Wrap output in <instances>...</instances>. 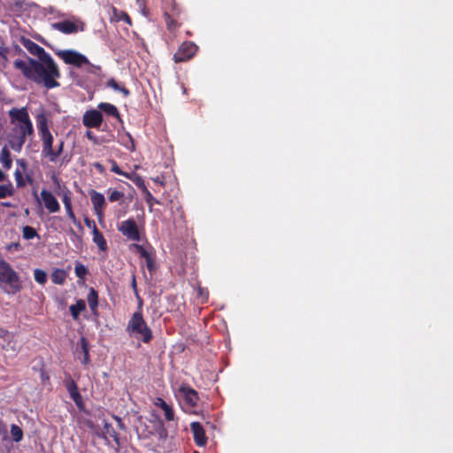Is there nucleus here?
Listing matches in <instances>:
<instances>
[{"instance_id":"f257e3e1","label":"nucleus","mask_w":453,"mask_h":453,"mask_svg":"<svg viewBox=\"0 0 453 453\" xmlns=\"http://www.w3.org/2000/svg\"><path fill=\"white\" fill-rule=\"evenodd\" d=\"M26 46L31 54L38 57V60L29 58L24 60L16 59L13 62L14 66L20 70L26 78L42 83L47 88L58 87L57 79L60 73L52 58L42 47L32 42Z\"/></svg>"},{"instance_id":"f03ea898","label":"nucleus","mask_w":453,"mask_h":453,"mask_svg":"<svg viewBox=\"0 0 453 453\" xmlns=\"http://www.w3.org/2000/svg\"><path fill=\"white\" fill-rule=\"evenodd\" d=\"M12 128L7 135L10 147L19 152L26 142L27 136L33 134V124L25 108L12 109L9 112Z\"/></svg>"},{"instance_id":"7ed1b4c3","label":"nucleus","mask_w":453,"mask_h":453,"mask_svg":"<svg viewBox=\"0 0 453 453\" xmlns=\"http://www.w3.org/2000/svg\"><path fill=\"white\" fill-rule=\"evenodd\" d=\"M37 128L42 141V155L50 162H56L62 154L64 141L58 139L54 144V136L48 125L47 116L42 112L36 117Z\"/></svg>"},{"instance_id":"20e7f679","label":"nucleus","mask_w":453,"mask_h":453,"mask_svg":"<svg viewBox=\"0 0 453 453\" xmlns=\"http://www.w3.org/2000/svg\"><path fill=\"white\" fill-rule=\"evenodd\" d=\"M0 283L8 294L17 293L22 287L19 276L4 260H0Z\"/></svg>"},{"instance_id":"39448f33","label":"nucleus","mask_w":453,"mask_h":453,"mask_svg":"<svg viewBox=\"0 0 453 453\" xmlns=\"http://www.w3.org/2000/svg\"><path fill=\"white\" fill-rule=\"evenodd\" d=\"M130 335L148 342L151 339V331L148 327L141 312H134L130 319L127 327Z\"/></svg>"},{"instance_id":"423d86ee","label":"nucleus","mask_w":453,"mask_h":453,"mask_svg":"<svg viewBox=\"0 0 453 453\" xmlns=\"http://www.w3.org/2000/svg\"><path fill=\"white\" fill-rule=\"evenodd\" d=\"M89 197L95 214L96 215L99 222H102L104 219V210L107 204L106 199L103 194L96 190L89 191Z\"/></svg>"},{"instance_id":"0eeeda50","label":"nucleus","mask_w":453,"mask_h":453,"mask_svg":"<svg viewBox=\"0 0 453 453\" xmlns=\"http://www.w3.org/2000/svg\"><path fill=\"white\" fill-rule=\"evenodd\" d=\"M58 56L66 64L73 65L75 66H81L85 64H89L88 59L82 54L75 50H63L58 52Z\"/></svg>"},{"instance_id":"6e6552de","label":"nucleus","mask_w":453,"mask_h":453,"mask_svg":"<svg viewBox=\"0 0 453 453\" xmlns=\"http://www.w3.org/2000/svg\"><path fill=\"white\" fill-rule=\"evenodd\" d=\"M118 229L122 233L123 235L132 241H139L140 234L136 223L134 219H127L122 221Z\"/></svg>"},{"instance_id":"1a4fd4ad","label":"nucleus","mask_w":453,"mask_h":453,"mask_svg":"<svg viewBox=\"0 0 453 453\" xmlns=\"http://www.w3.org/2000/svg\"><path fill=\"white\" fill-rule=\"evenodd\" d=\"M52 27L65 34H72L83 30V24L80 21L64 20L52 24Z\"/></svg>"},{"instance_id":"9d476101","label":"nucleus","mask_w":453,"mask_h":453,"mask_svg":"<svg viewBox=\"0 0 453 453\" xmlns=\"http://www.w3.org/2000/svg\"><path fill=\"white\" fill-rule=\"evenodd\" d=\"M196 51V45L192 42H184L174 54L176 62H182L191 58Z\"/></svg>"},{"instance_id":"9b49d317","label":"nucleus","mask_w":453,"mask_h":453,"mask_svg":"<svg viewBox=\"0 0 453 453\" xmlns=\"http://www.w3.org/2000/svg\"><path fill=\"white\" fill-rule=\"evenodd\" d=\"M103 121V116L97 110L87 111L82 119L84 126L87 127H99Z\"/></svg>"},{"instance_id":"f8f14e48","label":"nucleus","mask_w":453,"mask_h":453,"mask_svg":"<svg viewBox=\"0 0 453 453\" xmlns=\"http://www.w3.org/2000/svg\"><path fill=\"white\" fill-rule=\"evenodd\" d=\"M41 198L45 208L50 212H58L60 210L57 198L50 191L42 189L41 191Z\"/></svg>"},{"instance_id":"ddd939ff","label":"nucleus","mask_w":453,"mask_h":453,"mask_svg":"<svg viewBox=\"0 0 453 453\" xmlns=\"http://www.w3.org/2000/svg\"><path fill=\"white\" fill-rule=\"evenodd\" d=\"M17 169L15 170L14 176L16 184L18 187H24L27 184L28 177L26 173L27 172V164L23 159L17 160Z\"/></svg>"},{"instance_id":"4468645a","label":"nucleus","mask_w":453,"mask_h":453,"mask_svg":"<svg viewBox=\"0 0 453 453\" xmlns=\"http://www.w3.org/2000/svg\"><path fill=\"white\" fill-rule=\"evenodd\" d=\"M190 429L196 443L200 447L204 446L207 442V437L205 436L204 429L201 424L198 422H193L190 425Z\"/></svg>"},{"instance_id":"2eb2a0df","label":"nucleus","mask_w":453,"mask_h":453,"mask_svg":"<svg viewBox=\"0 0 453 453\" xmlns=\"http://www.w3.org/2000/svg\"><path fill=\"white\" fill-rule=\"evenodd\" d=\"M179 395L189 406H195L197 403L196 392L188 387L182 386L179 390Z\"/></svg>"},{"instance_id":"dca6fc26","label":"nucleus","mask_w":453,"mask_h":453,"mask_svg":"<svg viewBox=\"0 0 453 453\" xmlns=\"http://www.w3.org/2000/svg\"><path fill=\"white\" fill-rule=\"evenodd\" d=\"M62 201L64 203V205L66 210V213H67L68 217L70 218V219L73 222V224H79L74 216V213L73 211L72 200H71V196L68 192H64L62 194Z\"/></svg>"},{"instance_id":"f3484780","label":"nucleus","mask_w":453,"mask_h":453,"mask_svg":"<svg viewBox=\"0 0 453 453\" xmlns=\"http://www.w3.org/2000/svg\"><path fill=\"white\" fill-rule=\"evenodd\" d=\"M154 403L164 411L165 417L167 420L173 419V411L172 408L162 398H157Z\"/></svg>"},{"instance_id":"a211bd4d","label":"nucleus","mask_w":453,"mask_h":453,"mask_svg":"<svg viewBox=\"0 0 453 453\" xmlns=\"http://www.w3.org/2000/svg\"><path fill=\"white\" fill-rule=\"evenodd\" d=\"M93 242L100 250H104L106 249V242L102 234L96 228V225H93Z\"/></svg>"},{"instance_id":"6ab92c4d","label":"nucleus","mask_w":453,"mask_h":453,"mask_svg":"<svg viewBox=\"0 0 453 453\" xmlns=\"http://www.w3.org/2000/svg\"><path fill=\"white\" fill-rule=\"evenodd\" d=\"M0 162L5 169L12 167V160L11 158L10 151L7 147H4L0 152Z\"/></svg>"},{"instance_id":"aec40b11","label":"nucleus","mask_w":453,"mask_h":453,"mask_svg":"<svg viewBox=\"0 0 453 453\" xmlns=\"http://www.w3.org/2000/svg\"><path fill=\"white\" fill-rule=\"evenodd\" d=\"M98 109L103 111L107 115L119 118L118 110H117V108L113 104H108V103H101V104H98Z\"/></svg>"},{"instance_id":"412c9836","label":"nucleus","mask_w":453,"mask_h":453,"mask_svg":"<svg viewBox=\"0 0 453 453\" xmlns=\"http://www.w3.org/2000/svg\"><path fill=\"white\" fill-rule=\"evenodd\" d=\"M80 346H81V353L83 356L81 358V362L84 365H88L89 363L88 345V342L86 341V339L84 337H82L81 339Z\"/></svg>"},{"instance_id":"4be33fe9","label":"nucleus","mask_w":453,"mask_h":453,"mask_svg":"<svg viewBox=\"0 0 453 453\" xmlns=\"http://www.w3.org/2000/svg\"><path fill=\"white\" fill-rule=\"evenodd\" d=\"M102 434L104 438H107V436L113 438L116 443L119 444V437L116 431L107 422L104 424V431Z\"/></svg>"},{"instance_id":"5701e85b","label":"nucleus","mask_w":453,"mask_h":453,"mask_svg":"<svg viewBox=\"0 0 453 453\" xmlns=\"http://www.w3.org/2000/svg\"><path fill=\"white\" fill-rule=\"evenodd\" d=\"M86 307L85 302L82 300H79L75 304L70 307V311L74 319H77L81 311H82Z\"/></svg>"},{"instance_id":"b1692460","label":"nucleus","mask_w":453,"mask_h":453,"mask_svg":"<svg viewBox=\"0 0 453 453\" xmlns=\"http://www.w3.org/2000/svg\"><path fill=\"white\" fill-rule=\"evenodd\" d=\"M125 177H127V179H129L133 182H134L135 185H137L139 188H141L142 189L143 192L145 191V189H148L145 187L142 178L141 176L137 175L136 173H125Z\"/></svg>"},{"instance_id":"393cba45","label":"nucleus","mask_w":453,"mask_h":453,"mask_svg":"<svg viewBox=\"0 0 453 453\" xmlns=\"http://www.w3.org/2000/svg\"><path fill=\"white\" fill-rule=\"evenodd\" d=\"M65 278L66 273L64 270L57 269L51 274V280L55 284H63Z\"/></svg>"},{"instance_id":"a878e982","label":"nucleus","mask_w":453,"mask_h":453,"mask_svg":"<svg viewBox=\"0 0 453 453\" xmlns=\"http://www.w3.org/2000/svg\"><path fill=\"white\" fill-rule=\"evenodd\" d=\"M107 86L111 88L112 89L116 90V91H120L121 93H123L125 96H127L129 93H128V90L127 88H125L123 86H121L120 84H119L115 80L113 79H111L107 81Z\"/></svg>"},{"instance_id":"bb28decb","label":"nucleus","mask_w":453,"mask_h":453,"mask_svg":"<svg viewBox=\"0 0 453 453\" xmlns=\"http://www.w3.org/2000/svg\"><path fill=\"white\" fill-rule=\"evenodd\" d=\"M11 434L15 441H19L23 438V432L21 428L16 425H12L11 427Z\"/></svg>"},{"instance_id":"cd10ccee","label":"nucleus","mask_w":453,"mask_h":453,"mask_svg":"<svg viewBox=\"0 0 453 453\" xmlns=\"http://www.w3.org/2000/svg\"><path fill=\"white\" fill-rule=\"evenodd\" d=\"M13 187L12 184L0 185V198L10 196L13 194Z\"/></svg>"},{"instance_id":"c85d7f7f","label":"nucleus","mask_w":453,"mask_h":453,"mask_svg":"<svg viewBox=\"0 0 453 453\" xmlns=\"http://www.w3.org/2000/svg\"><path fill=\"white\" fill-rule=\"evenodd\" d=\"M35 280L40 284H44L47 280V273L40 269H35L34 272Z\"/></svg>"},{"instance_id":"c756f323","label":"nucleus","mask_w":453,"mask_h":453,"mask_svg":"<svg viewBox=\"0 0 453 453\" xmlns=\"http://www.w3.org/2000/svg\"><path fill=\"white\" fill-rule=\"evenodd\" d=\"M23 237L27 240H30L37 235L35 228L26 226L22 229Z\"/></svg>"},{"instance_id":"7c9ffc66","label":"nucleus","mask_w":453,"mask_h":453,"mask_svg":"<svg viewBox=\"0 0 453 453\" xmlns=\"http://www.w3.org/2000/svg\"><path fill=\"white\" fill-rule=\"evenodd\" d=\"M8 54L9 51L5 48L0 47V69H4L6 67L8 61Z\"/></svg>"},{"instance_id":"2f4dec72","label":"nucleus","mask_w":453,"mask_h":453,"mask_svg":"<svg viewBox=\"0 0 453 453\" xmlns=\"http://www.w3.org/2000/svg\"><path fill=\"white\" fill-rule=\"evenodd\" d=\"M69 393L73 401L79 405L81 402V395L73 383H72L69 387Z\"/></svg>"},{"instance_id":"473e14b6","label":"nucleus","mask_w":453,"mask_h":453,"mask_svg":"<svg viewBox=\"0 0 453 453\" xmlns=\"http://www.w3.org/2000/svg\"><path fill=\"white\" fill-rule=\"evenodd\" d=\"M108 194H109V200H110V202L119 201L121 198H123V196H124V194L122 192H119V191L115 190V189H109L108 190Z\"/></svg>"},{"instance_id":"72a5a7b5","label":"nucleus","mask_w":453,"mask_h":453,"mask_svg":"<svg viewBox=\"0 0 453 453\" xmlns=\"http://www.w3.org/2000/svg\"><path fill=\"white\" fill-rule=\"evenodd\" d=\"M143 193L145 201L148 203L150 210H152L153 204L158 203L157 200L151 195V193L148 189H145Z\"/></svg>"},{"instance_id":"f704fd0d","label":"nucleus","mask_w":453,"mask_h":453,"mask_svg":"<svg viewBox=\"0 0 453 453\" xmlns=\"http://www.w3.org/2000/svg\"><path fill=\"white\" fill-rule=\"evenodd\" d=\"M88 302L91 309H95L97 305V295L93 289H90Z\"/></svg>"},{"instance_id":"c9c22d12","label":"nucleus","mask_w":453,"mask_h":453,"mask_svg":"<svg viewBox=\"0 0 453 453\" xmlns=\"http://www.w3.org/2000/svg\"><path fill=\"white\" fill-rule=\"evenodd\" d=\"M115 19L117 20H124L127 24L131 25V19L126 12H117L114 10Z\"/></svg>"},{"instance_id":"e433bc0d","label":"nucleus","mask_w":453,"mask_h":453,"mask_svg":"<svg viewBox=\"0 0 453 453\" xmlns=\"http://www.w3.org/2000/svg\"><path fill=\"white\" fill-rule=\"evenodd\" d=\"M75 273L79 278H83L87 273V269L81 264H77L75 265Z\"/></svg>"},{"instance_id":"4c0bfd02","label":"nucleus","mask_w":453,"mask_h":453,"mask_svg":"<svg viewBox=\"0 0 453 453\" xmlns=\"http://www.w3.org/2000/svg\"><path fill=\"white\" fill-rule=\"evenodd\" d=\"M126 138L127 139L128 142L125 143V146L129 150L134 151L135 150V147L132 136L129 134H127Z\"/></svg>"},{"instance_id":"58836bf2","label":"nucleus","mask_w":453,"mask_h":453,"mask_svg":"<svg viewBox=\"0 0 453 453\" xmlns=\"http://www.w3.org/2000/svg\"><path fill=\"white\" fill-rule=\"evenodd\" d=\"M111 170V172H113L117 174L125 176L126 173L121 171L120 168L117 165V164L115 162H112Z\"/></svg>"},{"instance_id":"ea45409f","label":"nucleus","mask_w":453,"mask_h":453,"mask_svg":"<svg viewBox=\"0 0 453 453\" xmlns=\"http://www.w3.org/2000/svg\"><path fill=\"white\" fill-rule=\"evenodd\" d=\"M86 136H87L89 140L93 141L94 142H96V137L93 135L92 132L88 131V132L86 133Z\"/></svg>"},{"instance_id":"a19ab883","label":"nucleus","mask_w":453,"mask_h":453,"mask_svg":"<svg viewBox=\"0 0 453 453\" xmlns=\"http://www.w3.org/2000/svg\"><path fill=\"white\" fill-rule=\"evenodd\" d=\"M114 418H115V420H116V422H117V424H118V426H119L120 429H124V425H123V423H122L121 419H120L119 418H118V417H114Z\"/></svg>"},{"instance_id":"79ce46f5","label":"nucleus","mask_w":453,"mask_h":453,"mask_svg":"<svg viewBox=\"0 0 453 453\" xmlns=\"http://www.w3.org/2000/svg\"><path fill=\"white\" fill-rule=\"evenodd\" d=\"M86 224L88 227H92L93 228V225H95L93 222H91L90 220L87 219L86 220Z\"/></svg>"},{"instance_id":"37998d69","label":"nucleus","mask_w":453,"mask_h":453,"mask_svg":"<svg viewBox=\"0 0 453 453\" xmlns=\"http://www.w3.org/2000/svg\"><path fill=\"white\" fill-rule=\"evenodd\" d=\"M5 174L0 170V180H4Z\"/></svg>"},{"instance_id":"c03bdc74","label":"nucleus","mask_w":453,"mask_h":453,"mask_svg":"<svg viewBox=\"0 0 453 453\" xmlns=\"http://www.w3.org/2000/svg\"><path fill=\"white\" fill-rule=\"evenodd\" d=\"M194 453H198V452H194Z\"/></svg>"}]
</instances>
